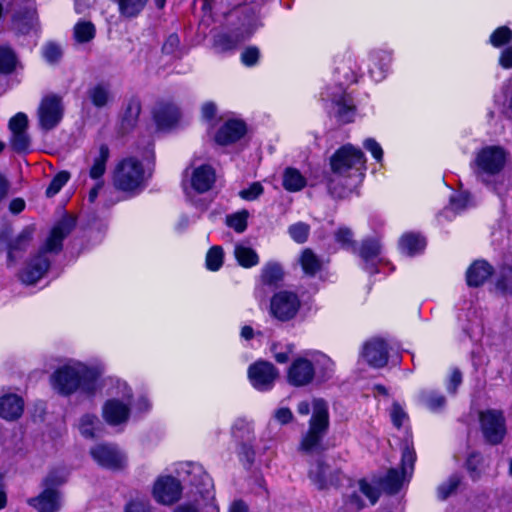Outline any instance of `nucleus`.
<instances>
[{"label": "nucleus", "mask_w": 512, "mask_h": 512, "mask_svg": "<svg viewBox=\"0 0 512 512\" xmlns=\"http://www.w3.org/2000/svg\"><path fill=\"white\" fill-rule=\"evenodd\" d=\"M76 225V219L70 215H65L52 228L39 253L33 257L20 274L23 283L32 285L40 280L50 267V260L46 253H59L62 250V241L73 231Z\"/></svg>", "instance_id": "obj_1"}, {"label": "nucleus", "mask_w": 512, "mask_h": 512, "mask_svg": "<svg viewBox=\"0 0 512 512\" xmlns=\"http://www.w3.org/2000/svg\"><path fill=\"white\" fill-rule=\"evenodd\" d=\"M99 376L100 372L97 369L75 362L54 371L51 375V384L54 390L64 396L71 395L80 387L91 395L95 391V383Z\"/></svg>", "instance_id": "obj_2"}, {"label": "nucleus", "mask_w": 512, "mask_h": 512, "mask_svg": "<svg viewBox=\"0 0 512 512\" xmlns=\"http://www.w3.org/2000/svg\"><path fill=\"white\" fill-rule=\"evenodd\" d=\"M329 428L328 405L325 400H313V414L309 421V428L303 434L299 451L308 456H318L326 451L323 439Z\"/></svg>", "instance_id": "obj_3"}, {"label": "nucleus", "mask_w": 512, "mask_h": 512, "mask_svg": "<svg viewBox=\"0 0 512 512\" xmlns=\"http://www.w3.org/2000/svg\"><path fill=\"white\" fill-rule=\"evenodd\" d=\"M152 173L135 157L120 160L113 171V185L123 192L137 193L143 190Z\"/></svg>", "instance_id": "obj_4"}, {"label": "nucleus", "mask_w": 512, "mask_h": 512, "mask_svg": "<svg viewBox=\"0 0 512 512\" xmlns=\"http://www.w3.org/2000/svg\"><path fill=\"white\" fill-rule=\"evenodd\" d=\"M479 422L485 441L491 445L502 443L506 434V419L502 410L487 409L479 412Z\"/></svg>", "instance_id": "obj_5"}, {"label": "nucleus", "mask_w": 512, "mask_h": 512, "mask_svg": "<svg viewBox=\"0 0 512 512\" xmlns=\"http://www.w3.org/2000/svg\"><path fill=\"white\" fill-rule=\"evenodd\" d=\"M301 307L298 295L290 291L275 293L270 300V315L281 321L287 322L296 317Z\"/></svg>", "instance_id": "obj_6"}, {"label": "nucleus", "mask_w": 512, "mask_h": 512, "mask_svg": "<svg viewBox=\"0 0 512 512\" xmlns=\"http://www.w3.org/2000/svg\"><path fill=\"white\" fill-rule=\"evenodd\" d=\"M39 126L44 131L55 128L63 118L64 104L62 97L57 94H48L38 107Z\"/></svg>", "instance_id": "obj_7"}, {"label": "nucleus", "mask_w": 512, "mask_h": 512, "mask_svg": "<svg viewBox=\"0 0 512 512\" xmlns=\"http://www.w3.org/2000/svg\"><path fill=\"white\" fill-rule=\"evenodd\" d=\"M364 162L363 152L350 144L338 149L330 158L331 170L338 175H345L350 169L363 165Z\"/></svg>", "instance_id": "obj_8"}, {"label": "nucleus", "mask_w": 512, "mask_h": 512, "mask_svg": "<svg viewBox=\"0 0 512 512\" xmlns=\"http://www.w3.org/2000/svg\"><path fill=\"white\" fill-rule=\"evenodd\" d=\"M506 151L500 146H488L483 148L477 155L475 163L477 165V175L481 173L497 174L505 165Z\"/></svg>", "instance_id": "obj_9"}, {"label": "nucleus", "mask_w": 512, "mask_h": 512, "mask_svg": "<svg viewBox=\"0 0 512 512\" xmlns=\"http://www.w3.org/2000/svg\"><path fill=\"white\" fill-rule=\"evenodd\" d=\"M246 16L249 18L248 28L245 32H238L237 30L232 32H220L217 33L213 38V46L220 52H225L237 47L238 44L250 37L256 30V24L254 20V13L252 10L247 9Z\"/></svg>", "instance_id": "obj_10"}, {"label": "nucleus", "mask_w": 512, "mask_h": 512, "mask_svg": "<svg viewBox=\"0 0 512 512\" xmlns=\"http://www.w3.org/2000/svg\"><path fill=\"white\" fill-rule=\"evenodd\" d=\"M248 376L256 389L267 390L272 387L279 372L272 363L259 361L249 367Z\"/></svg>", "instance_id": "obj_11"}, {"label": "nucleus", "mask_w": 512, "mask_h": 512, "mask_svg": "<svg viewBox=\"0 0 512 512\" xmlns=\"http://www.w3.org/2000/svg\"><path fill=\"white\" fill-rule=\"evenodd\" d=\"M315 373V366L309 359L298 357L288 369L287 380L292 386L303 387L313 382Z\"/></svg>", "instance_id": "obj_12"}, {"label": "nucleus", "mask_w": 512, "mask_h": 512, "mask_svg": "<svg viewBox=\"0 0 512 512\" xmlns=\"http://www.w3.org/2000/svg\"><path fill=\"white\" fill-rule=\"evenodd\" d=\"M180 482L171 476L159 478L153 488L154 498L161 504L170 505L181 496Z\"/></svg>", "instance_id": "obj_13"}, {"label": "nucleus", "mask_w": 512, "mask_h": 512, "mask_svg": "<svg viewBox=\"0 0 512 512\" xmlns=\"http://www.w3.org/2000/svg\"><path fill=\"white\" fill-rule=\"evenodd\" d=\"M361 356L372 367H384L389 357L387 344L379 338L371 339L364 344Z\"/></svg>", "instance_id": "obj_14"}, {"label": "nucleus", "mask_w": 512, "mask_h": 512, "mask_svg": "<svg viewBox=\"0 0 512 512\" xmlns=\"http://www.w3.org/2000/svg\"><path fill=\"white\" fill-rule=\"evenodd\" d=\"M90 454L99 465L106 468L120 469L124 465L123 455L112 445L99 444L91 449Z\"/></svg>", "instance_id": "obj_15"}, {"label": "nucleus", "mask_w": 512, "mask_h": 512, "mask_svg": "<svg viewBox=\"0 0 512 512\" xmlns=\"http://www.w3.org/2000/svg\"><path fill=\"white\" fill-rule=\"evenodd\" d=\"M27 503L38 512H57L61 507L60 492L57 489H44L38 496L29 498Z\"/></svg>", "instance_id": "obj_16"}, {"label": "nucleus", "mask_w": 512, "mask_h": 512, "mask_svg": "<svg viewBox=\"0 0 512 512\" xmlns=\"http://www.w3.org/2000/svg\"><path fill=\"white\" fill-rule=\"evenodd\" d=\"M309 477L321 490L337 485L339 482L338 471L331 472L329 465L320 459L309 470Z\"/></svg>", "instance_id": "obj_17"}, {"label": "nucleus", "mask_w": 512, "mask_h": 512, "mask_svg": "<svg viewBox=\"0 0 512 512\" xmlns=\"http://www.w3.org/2000/svg\"><path fill=\"white\" fill-rule=\"evenodd\" d=\"M246 133V125L240 120L227 121L217 132L215 140L220 145H228L241 139Z\"/></svg>", "instance_id": "obj_18"}, {"label": "nucleus", "mask_w": 512, "mask_h": 512, "mask_svg": "<svg viewBox=\"0 0 512 512\" xmlns=\"http://www.w3.org/2000/svg\"><path fill=\"white\" fill-rule=\"evenodd\" d=\"M130 408L117 399L108 400L103 406V418L110 425H119L129 418Z\"/></svg>", "instance_id": "obj_19"}, {"label": "nucleus", "mask_w": 512, "mask_h": 512, "mask_svg": "<svg viewBox=\"0 0 512 512\" xmlns=\"http://www.w3.org/2000/svg\"><path fill=\"white\" fill-rule=\"evenodd\" d=\"M24 410L23 399L16 394H7L0 397V417L13 421L21 417Z\"/></svg>", "instance_id": "obj_20"}, {"label": "nucleus", "mask_w": 512, "mask_h": 512, "mask_svg": "<svg viewBox=\"0 0 512 512\" xmlns=\"http://www.w3.org/2000/svg\"><path fill=\"white\" fill-rule=\"evenodd\" d=\"M34 228L25 227L20 234L8 243V261L14 263L26 251L33 239Z\"/></svg>", "instance_id": "obj_21"}, {"label": "nucleus", "mask_w": 512, "mask_h": 512, "mask_svg": "<svg viewBox=\"0 0 512 512\" xmlns=\"http://www.w3.org/2000/svg\"><path fill=\"white\" fill-rule=\"evenodd\" d=\"M153 115L157 126L161 129L171 127L180 117L178 108L169 103H158Z\"/></svg>", "instance_id": "obj_22"}, {"label": "nucleus", "mask_w": 512, "mask_h": 512, "mask_svg": "<svg viewBox=\"0 0 512 512\" xmlns=\"http://www.w3.org/2000/svg\"><path fill=\"white\" fill-rule=\"evenodd\" d=\"M215 182V171L209 165L196 168L192 174L191 185L199 193L207 192Z\"/></svg>", "instance_id": "obj_23"}, {"label": "nucleus", "mask_w": 512, "mask_h": 512, "mask_svg": "<svg viewBox=\"0 0 512 512\" xmlns=\"http://www.w3.org/2000/svg\"><path fill=\"white\" fill-rule=\"evenodd\" d=\"M493 272V268L486 261H475L467 270V284L471 287L482 285Z\"/></svg>", "instance_id": "obj_24"}, {"label": "nucleus", "mask_w": 512, "mask_h": 512, "mask_svg": "<svg viewBox=\"0 0 512 512\" xmlns=\"http://www.w3.org/2000/svg\"><path fill=\"white\" fill-rule=\"evenodd\" d=\"M405 477L399 473L397 469L391 468L387 471L384 477L375 478L374 482L386 493L396 494L402 484Z\"/></svg>", "instance_id": "obj_25"}, {"label": "nucleus", "mask_w": 512, "mask_h": 512, "mask_svg": "<svg viewBox=\"0 0 512 512\" xmlns=\"http://www.w3.org/2000/svg\"><path fill=\"white\" fill-rule=\"evenodd\" d=\"M110 157V149L107 144L99 146L98 154L93 159V164L89 171V176L94 179H100L106 171V164Z\"/></svg>", "instance_id": "obj_26"}, {"label": "nucleus", "mask_w": 512, "mask_h": 512, "mask_svg": "<svg viewBox=\"0 0 512 512\" xmlns=\"http://www.w3.org/2000/svg\"><path fill=\"white\" fill-rule=\"evenodd\" d=\"M13 22L18 32L22 34L29 33L37 25V15L35 10H25L13 16Z\"/></svg>", "instance_id": "obj_27"}, {"label": "nucleus", "mask_w": 512, "mask_h": 512, "mask_svg": "<svg viewBox=\"0 0 512 512\" xmlns=\"http://www.w3.org/2000/svg\"><path fill=\"white\" fill-rule=\"evenodd\" d=\"M234 256L242 267L250 268L258 264L259 257L254 249L243 244H236Z\"/></svg>", "instance_id": "obj_28"}, {"label": "nucleus", "mask_w": 512, "mask_h": 512, "mask_svg": "<svg viewBox=\"0 0 512 512\" xmlns=\"http://www.w3.org/2000/svg\"><path fill=\"white\" fill-rule=\"evenodd\" d=\"M87 95L95 107L103 108L110 100V86L109 84L99 83L88 89Z\"/></svg>", "instance_id": "obj_29"}, {"label": "nucleus", "mask_w": 512, "mask_h": 512, "mask_svg": "<svg viewBox=\"0 0 512 512\" xmlns=\"http://www.w3.org/2000/svg\"><path fill=\"white\" fill-rule=\"evenodd\" d=\"M141 112V102L137 98H131L127 104L123 120H122V127L126 131L131 130L140 115Z\"/></svg>", "instance_id": "obj_30"}, {"label": "nucleus", "mask_w": 512, "mask_h": 512, "mask_svg": "<svg viewBox=\"0 0 512 512\" xmlns=\"http://www.w3.org/2000/svg\"><path fill=\"white\" fill-rule=\"evenodd\" d=\"M425 239L417 234H406L400 239V247L408 255L412 256L424 249Z\"/></svg>", "instance_id": "obj_31"}, {"label": "nucleus", "mask_w": 512, "mask_h": 512, "mask_svg": "<svg viewBox=\"0 0 512 512\" xmlns=\"http://www.w3.org/2000/svg\"><path fill=\"white\" fill-rule=\"evenodd\" d=\"M306 185L305 178L294 168H287L283 175V187L288 191H299Z\"/></svg>", "instance_id": "obj_32"}, {"label": "nucleus", "mask_w": 512, "mask_h": 512, "mask_svg": "<svg viewBox=\"0 0 512 512\" xmlns=\"http://www.w3.org/2000/svg\"><path fill=\"white\" fill-rule=\"evenodd\" d=\"M118 4L119 12L127 18L136 17L146 6L148 0H113Z\"/></svg>", "instance_id": "obj_33"}, {"label": "nucleus", "mask_w": 512, "mask_h": 512, "mask_svg": "<svg viewBox=\"0 0 512 512\" xmlns=\"http://www.w3.org/2000/svg\"><path fill=\"white\" fill-rule=\"evenodd\" d=\"M283 278V270L280 265L270 263L264 267L261 274V281L268 286H277Z\"/></svg>", "instance_id": "obj_34"}, {"label": "nucleus", "mask_w": 512, "mask_h": 512, "mask_svg": "<svg viewBox=\"0 0 512 512\" xmlns=\"http://www.w3.org/2000/svg\"><path fill=\"white\" fill-rule=\"evenodd\" d=\"M300 263L304 272L310 276H314L321 269V262L311 249L303 251Z\"/></svg>", "instance_id": "obj_35"}, {"label": "nucleus", "mask_w": 512, "mask_h": 512, "mask_svg": "<svg viewBox=\"0 0 512 512\" xmlns=\"http://www.w3.org/2000/svg\"><path fill=\"white\" fill-rule=\"evenodd\" d=\"M419 399L433 411L442 409L446 404V397L435 391H422L419 394Z\"/></svg>", "instance_id": "obj_36"}, {"label": "nucleus", "mask_w": 512, "mask_h": 512, "mask_svg": "<svg viewBox=\"0 0 512 512\" xmlns=\"http://www.w3.org/2000/svg\"><path fill=\"white\" fill-rule=\"evenodd\" d=\"M380 252L381 245L377 239H366L361 244L359 255L365 262H368L378 257Z\"/></svg>", "instance_id": "obj_37"}, {"label": "nucleus", "mask_w": 512, "mask_h": 512, "mask_svg": "<svg viewBox=\"0 0 512 512\" xmlns=\"http://www.w3.org/2000/svg\"><path fill=\"white\" fill-rule=\"evenodd\" d=\"M95 36V27L90 21L79 22L74 27V37L77 42L85 43Z\"/></svg>", "instance_id": "obj_38"}, {"label": "nucleus", "mask_w": 512, "mask_h": 512, "mask_svg": "<svg viewBox=\"0 0 512 512\" xmlns=\"http://www.w3.org/2000/svg\"><path fill=\"white\" fill-rule=\"evenodd\" d=\"M98 424H100V421L96 415L85 414L80 419V423H79L80 433L85 438L92 439L96 435L95 430H96V426Z\"/></svg>", "instance_id": "obj_39"}, {"label": "nucleus", "mask_w": 512, "mask_h": 512, "mask_svg": "<svg viewBox=\"0 0 512 512\" xmlns=\"http://www.w3.org/2000/svg\"><path fill=\"white\" fill-rule=\"evenodd\" d=\"M249 217V212L247 210H242L240 212L228 215L226 217V224L233 228L237 233H242L247 228V219Z\"/></svg>", "instance_id": "obj_40"}, {"label": "nucleus", "mask_w": 512, "mask_h": 512, "mask_svg": "<svg viewBox=\"0 0 512 512\" xmlns=\"http://www.w3.org/2000/svg\"><path fill=\"white\" fill-rule=\"evenodd\" d=\"M223 249L220 246H213L206 255V266L211 271H217L223 264Z\"/></svg>", "instance_id": "obj_41"}, {"label": "nucleus", "mask_w": 512, "mask_h": 512, "mask_svg": "<svg viewBox=\"0 0 512 512\" xmlns=\"http://www.w3.org/2000/svg\"><path fill=\"white\" fill-rule=\"evenodd\" d=\"M416 460V454L412 447L406 444L402 449V459H401V473L403 477H406L408 472L411 474L414 468V463Z\"/></svg>", "instance_id": "obj_42"}, {"label": "nucleus", "mask_w": 512, "mask_h": 512, "mask_svg": "<svg viewBox=\"0 0 512 512\" xmlns=\"http://www.w3.org/2000/svg\"><path fill=\"white\" fill-rule=\"evenodd\" d=\"M335 240L338 242L343 248L356 250V243L353 240V232L348 227H341L335 233Z\"/></svg>", "instance_id": "obj_43"}, {"label": "nucleus", "mask_w": 512, "mask_h": 512, "mask_svg": "<svg viewBox=\"0 0 512 512\" xmlns=\"http://www.w3.org/2000/svg\"><path fill=\"white\" fill-rule=\"evenodd\" d=\"M11 147L18 153L26 152L30 147V137L27 131L11 133Z\"/></svg>", "instance_id": "obj_44"}, {"label": "nucleus", "mask_w": 512, "mask_h": 512, "mask_svg": "<svg viewBox=\"0 0 512 512\" xmlns=\"http://www.w3.org/2000/svg\"><path fill=\"white\" fill-rule=\"evenodd\" d=\"M512 40V31L507 26L497 28L490 36V42L495 47H501L510 43Z\"/></svg>", "instance_id": "obj_45"}, {"label": "nucleus", "mask_w": 512, "mask_h": 512, "mask_svg": "<svg viewBox=\"0 0 512 512\" xmlns=\"http://www.w3.org/2000/svg\"><path fill=\"white\" fill-rule=\"evenodd\" d=\"M69 178L70 174L67 171H61L57 173L46 189V196L53 197L54 195H56L61 190V188L67 183Z\"/></svg>", "instance_id": "obj_46"}, {"label": "nucleus", "mask_w": 512, "mask_h": 512, "mask_svg": "<svg viewBox=\"0 0 512 512\" xmlns=\"http://www.w3.org/2000/svg\"><path fill=\"white\" fill-rule=\"evenodd\" d=\"M337 106V118L342 123H350L353 120L355 107L348 104L345 99H340L336 102Z\"/></svg>", "instance_id": "obj_47"}, {"label": "nucleus", "mask_w": 512, "mask_h": 512, "mask_svg": "<svg viewBox=\"0 0 512 512\" xmlns=\"http://www.w3.org/2000/svg\"><path fill=\"white\" fill-rule=\"evenodd\" d=\"M16 57L12 50L0 48V71L10 73L15 67Z\"/></svg>", "instance_id": "obj_48"}, {"label": "nucleus", "mask_w": 512, "mask_h": 512, "mask_svg": "<svg viewBox=\"0 0 512 512\" xmlns=\"http://www.w3.org/2000/svg\"><path fill=\"white\" fill-rule=\"evenodd\" d=\"M497 289L505 293H512V268L504 267L496 283Z\"/></svg>", "instance_id": "obj_49"}, {"label": "nucleus", "mask_w": 512, "mask_h": 512, "mask_svg": "<svg viewBox=\"0 0 512 512\" xmlns=\"http://www.w3.org/2000/svg\"><path fill=\"white\" fill-rule=\"evenodd\" d=\"M460 484L458 476H452L446 483H443L438 488L439 497L443 500L447 499L452 493L456 491Z\"/></svg>", "instance_id": "obj_50"}, {"label": "nucleus", "mask_w": 512, "mask_h": 512, "mask_svg": "<svg viewBox=\"0 0 512 512\" xmlns=\"http://www.w3.org/2000/svg\"><path fill=\"white\" fill-rule=\"evenodd\" d=\"M291 237L298 243H304L308 238L309 225L305 223H297L289 228Z\"/></svg>", "instance_id": "obj_51"}, {"label": "nucleus", "mask_w": 512, "mask_h": 512, "mask_svg": "<svg viewBox=\"0 0 512 512\" xmlns=\"http://www.w3.org/2000/svg\"><path fill=\"white\" fill-rule=\"evenodd\" d=\"M28 118L24 113H17L9 121V129L11 133L27 131Z\"/></svg>", "instance_id": "obj_52"}, {"label": "nucleus", "mask_w": 512, "mask_h": 512, "mask_svg": "<svg viewBox=\"0 0 512 512\" xmlns=\"http://www.w3.org/2000/svg\"><path fill=\"white\" fill-rule=\"evenodd\" d=\"M390 416L395 427L400 428L403 421L407 419V413L398 402H394L391 407Z\"/></svg>", "instance_id": "obj_53"}, {"label": "nucleus", "mask_w": 512, "mask_h": 512, "mask_svg": "<svg viewBox=\"0 0 512 512\" xmlns=\"http://www.w3.org/2000/svg\"><path fill=\"white\" fill-rule=\"evenodd\" d=\"M263 193V186L259 182H254L249 188L243 189L239 192L242 199L251 201L257 199Z\"/></svg>", "instance_id": "obj_54"}, {"label": "nucleus", "mask_w": 512, "mask_h": 512, "mask_svg": "<svg viewBox=\"0 0 512 512\" xmlns=\"http://www.w3.org/2000/svg\"><path fill=\"white\" fill-rule=\"evenodd\" d=\"M360 491L370 500L372 504H375L379 497V490L375 486L362 479L359 481Z\"/></svg>", "instance_id": "obj_55"}, {"label": "nucleus", "mask_w": 512, "mask_h": 512, "mask_svg": "<svg viewBox=\"0 0 512 512\" xmlns=\"http://www.w3.org/2000/svg\"><path fill=\"white\" fill-rule=\"evenodd\" d=\"M247 9L252 10L254 13V20H255L256 28L259 25L256 9L251 6H244V7H241L239 10L240 26L237 27V29H236L238 32H245L246 28H248L249 18L245 15L246 14L245 10H247Z\"/></svg>", "instance_id": "obj_56"}, {"label": "nucleus", "mask_w": 512, "mask_h": 512, "mask_svg": "<svg viewBox=\"0 0 512 512\" xmlns=\"http://www.w3.org/2000/svg\"><path fill=\"white\" fill-rule=\"evenodd\" d=\"M259 50L256 47H247L241 54V60L246 66H253L259 60Z\"/></svg>", "instance_id": "obj_57"}, {"label": "nucleus", "mask_w": 512, "mask_h": 512, "mask_svg": "<svg viewBox=\"0 0 512 512\" xmlns=\"http://www.w3.org/2000/svg\"><path fill=\"white\" fill-rule=\"evenodd\" d=\"M65 477L57 472H50L47 477L43 480L44 489H56V487L62 485L65 482Z\"/></svg>", "instance_id": "obj_58"}, {"label": "nucleus", "mask_w": 512, "mask_h": 512, "mask_svg": "<svg viewBox=\"0 0 512 512\" xmlns=\"http://www.w3.org/2000/svg\"><path fill=\"white\" fill-rule=\"evenodd\" d=\"M364 147L369 150L377 161H380L383 156V151L380 145L374 139H367L364 142Z\"/></svg>", "instance_id": "obj_59"}, {"label": "nucleus", "mask_w": 512, "mask_h": 512, "mask_svg": "<svg viewBox=\"0 0 512 512\" xmlns=\"http://www.w3.org/2000/svg\"><path fill=\"white\" fill-rule=\"evenodd\" d=\"M44 56L49 62H55L61 57V50L55 44H48L45 48Z\"/></svg>", "instance_id": "obj_60"}, {"label": "nucleus", "mask_w": 512, "mask_h": 512, "mask_svg": "<svg viewBox=\"0 0 512 512\" xmlns=\"http://www.w3.org/2000/svg\"><path fill=\"white\" fill-rule=\"evenodd\" d=\"M125 512H151L150 507L143 501H131L125 507Z\"/></svg>", "instance_id": "obj_61"}, {"label": "nucleus", "mask_w": 512, "mask_h": 512, "mask_svg": "<svg viewBox=\"0 0 512 512\" xmlns=\"http://www.w3.org/2000/svg\"><path fill=\"white\" fill-rule=\"evenodd\" d=\"M179 43L180 41L178 36L175 34H171L163 44L162 50L167 54H172L179 46Z\"/></svg>", "instance_id": "obj_62"}, {"label": "nucleus", "mask_w": 512, "mask_h": 512, "mask_svg": "<svg viewBox=\"0 0 512 512\" xmlns=\"http://www.w3.org/2000/svg\"><path fill=\"white\" fill-rule=\"evenodd\" d=\"M274 416L281 424H288L293 419L291 410L286 407L276 410Z\"/></svg>", "instance_id": "obj_63"}, {"label": "nucleus", "mask_w": 512, "mask_h": 512, "mask_svg": "<svg viewBox=\"0 0 512 512\" xmlns=\"http://www.w3.org/2000/svg\"><path fill=\"white\" fill-rule=\"evenodd\" d=\"M499 62L504 68L512 67V47H508L502 52Z\"/></svg>", "instance_id": "obj_64"}]
</instances>
